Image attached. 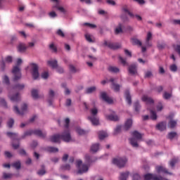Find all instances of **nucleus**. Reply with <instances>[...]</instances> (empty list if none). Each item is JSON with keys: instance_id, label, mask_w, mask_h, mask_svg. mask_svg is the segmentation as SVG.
<instances>
[{"instance_id": "10", "label": "nucleus", "mask_w": 180, "mask_h": 180, "mask_svg": "<svg viewBox=\"0 0 180 180\" xmlns=\"http://www.w3.org/2000/svg\"><path fill=\"white\" fill-rule=\"evenodd\" d=\"M101 98L103 99L105 102H107V103H113V100L112 98L108 96V94H106L105 92L101 93Z\"/></svg>"}, {"instance_id": "5", "label": "nucleus", "mask_w": 180, "mask_h": 180, "mask_svg": "<svg viewBox=\"0 0 180 180\" xmlns=\"http://www.w3.org/2000/svg\"><path fill=\"white\" fill-rule=\"evenodd\" d=\"M14 112L17 115H20V116H23V115H25V113L27 112V104H22L20 110H19V108H18V106H14Z\"/></svg>"}, {"instance_id": "4", "label": "nucleus", "mask_w": 180, "mask_h": 180, "mask_svg": "<svg viewBox=\"0 0 180 180\" xmlns=\"http://www.w3.org/2000/svg\"><path fill=\"white\" fill-rule=\"evenodd\" d=\"M13 74V81H19L22 78V72H20V68L19 66H14L12 70Z\"/></svg>"}, {"instance_id": "57", "label": "nucleus", "mask_w": 180, "mask_h": 180, "mask_svg": "<svg viewBox=\"0 0 180 180\" xmlns=\"http://www.w3.org/2000/svg\"><path fill=\"white\" fill-rule=\"evenodd\" d=\"M91 113L93 116H96L98 115V108H94L91 110Z\"/></svg>"}, {"instance_id": "19", "label": "nucleus", "mask_w": 180, "mask_h": 180, "mask_svg": "<svg viewBox=\"0 0 180 180\" xmlns=\"http://www.w3.org/2000/svg\"><path fill=\"white\" fill-rule=\"evenodd\" d=\"M89 120L94 124V126H98L99 124V119L95 116H91L88 117Z\"/></svg>"}, {"instance_id": "3", "label": "nucleus", "mask_w": 180, "mask_h": 180, "mask_svg": "<svg viewBox=\"0 0 180 180\" xmlns=\"http://www.w3.org/2000/svg\"><path fill=\"white\" fill-rule=\"evenodd\" d=\"M126 162H127V158L124 157L114 158L112 160V164H115V165H117L119 168H123L126 165Z\"/></svg>"}, {"instance_id": "8", "label": "nucleus", "mask_w": 180, "mask_h": 180, "mask_svg": "<svg viewBox=\"0 0 180 180\" xmlns=\"http://www.w3.org/2000/svg\"><path fill=\"white\" fill-rule=\"evenodd\" d=\"M61 139L65 143H70L71 141V134H70V131H65L60 135Z\"/></svg>"}, {"instance_id": "16", "label": "nucleus", "mask_w": 180, "mask_h": 180, "mask_svg": "<svg viewBox=\"0 0 180 180\" xmlns=\"http://www.w3.org/2000/svg\"><path fill=\"white\" fill-rule=\"evenodd\" d=\"M106 119L108 120H111L112 122H117L119 120V117L113 112V114L106 115L105 116Z\"/></svg>"}, {"instance_id": "31", "label": "nucleus", "mask_w": 180, "mask_h": 180, "mask_svg": "<svg viewBox=\"0 0 180 180\" xmlns=\"http://www.w3.org/2000/svg\"><path fill=\"white\" fill-rule=\"evenodd\" d=\"M108 71H110V72H115V73H117L119 72V71H120V70H119L118 68L115 67V66H110L108 68Z\"/></svg>"}, {"instance_id": "49", "label": "nucleus", "mask_w": 180, "mask_h": 180, "mask_svg": "<svg viewBox=\"0 0 180 180\" xmlns=\"http://www.w3.org/2000/svg\"><path fill=\"white\" fill-rule=\"evenodd\" d=\"M0 105L4 106V108H8V105L6 104V101L4 98H0Z\"/></svg>"}, {"instance_id": "55", "label": "nucleus", "mask_w": 180, "mask_h": 180, "mask_svg": "<svg viewBox=\"0 0 180 180\" xmlns=\"http://www.w3.org/2000/svg\"><path fill=\"white\" fill-rule=\"evenodd\" d=\"M12 176H13L12 174H8V173H6V172H4V173L3 174V178H4V179H8V178H11Z\"/></svg>"}, {"instance_id": "26", "label": "nucleus", "mask_w": 180, "mask_h": 180, "mask_svg": "<svg viewBox=\"0 0 180 180\" xmlns=\"http://www.w3.org/2000/svg\"><path fill=\"white\" fill-rule=\"evenodd\" d=\"M99 150V143H94L91 147V151L92 153H96Z\"/></svg>"}, {"instance_id": "1", "label": "nucleus", "mask_w": 180, "mask_h": 180, "mask_svg": "<svg viewBox=\"0 0 180 180\" xmlns=\"http://www.w3.org/2000/svg\"><path fill=\"white\" fill-rule=\"evenodd\" d=\"M85 164L82 165V160H79L77 161V167L78 168L77 174H84L85 172H88V169H89V166L92 162H94V160H92V158L89 156V155H85Z\"/></svg>"}, {"instance_id": "36", "label": "nucleus", "mask_w": 180, "mask_h": 180, "mask_svg": "<svg viewBox=\"0 0 180 180\" xmlns=\"http://www.w3.org/2000/svg\"><path fill=\"white\" fill-rule=\"evenodd\" d=\"M177 136L176 132L175 131H172L170 133L168 134L167 138L169 140H174V139H175V136Z\"/></svg>"}, {"instance_id": "12", "label": "nucleus", "mask_w": 180, "mask_h": 180, "mask_svg": "<svg viewBox=\"0 0 180 180\" xmlns=\"http://www.w3.org/2000/svg\"><path fill=\"white\" fill-rule=\"evenodd\" d=\"M50 140L52 143H60L61 139V135L60 134H55L51 136Z\"/></svg>"}, {"instance_id": "11", "label": "nucleus", "mask_w": 180, "mask_h": 180, "mask_svg": "<svg viewBox=\"0 0 180 180\" xmlns=\"http://www.w3.org/2000/svg\"><path fill=\"white\" fill-rule=\"evenodd\" d=\"M156 129L160 131H164L167 129V122H162L156 125Z\"/></svg>"}, {"instance_id": "43", "label": "nucleus", "mask_w": 180, "mask_h": 180, "mask_svg": "<svg viewBox=\"0 0 180 180\" xmlns=\"http://www.w3.org/2000/svg\"><path fill=\"white\" fill-rule=\"evenodd\" d=\"M132 44L136 46H141L142 45L141 41H140V40H139L137 39H133Z\"/></svg>"}, {"instance_id": "37", "label": "nucleus", "mask_w": 180, "mask_h": 180, "mask_svg": "<svg viewBox=\"0 0 180 180\" xmlns=\"http://www.w3.org/2000/svg\"><path fill=\"white\" fill-rule=\"evenodd\" d=\"M46 150L49 153H58V148L54 147H48L46 148Z\"/></svg>"}, {"instance_id": "34", "label": "nucleus", "mask_w": 180, "mask_h": 180, "mask_svg": "<svg viewBox=\"0 0 180 180\" xmlns=\"http://www.w3.org/2000/svg\"><path fill=\"white\" fill-rule=\"evenodd\" d=\"M32 96L34 99L39 98V91L37 89H32Z\"/></svg>"}, {"instance_id": "32", "label": "nucleus", "mask_w": 180, "mask_h": 180, "mask_svg": "<svg viewBox=\"0 0 180 180\" xmlns=\"http://www.w3.org/2000/svg\"><path fill=\"white\" fill-rule=\"evenodd\" d=\"M129 172H127L125 173H121L120 180H127L129 177Z\"/></svg>"}, {"instance_id": "22", "label": "nucleus", "mask_w": 180, "mask_h": 180, "mask_svg": "<svg viewBox=\"0 0 180 180\" xmlns=\"http://www.w3.org/2000/svg\"><path fill=\"white\" fill-rule=\"evenodd\" d=\"M53 98H54V91L53 90H49V99H48V103L49 104L50 106H51V105H53Z\"/></svg>"}, {"instance_id": "38", "label": "nucleus", "mask_w": 180, "mask_h": 180, "mask_svg": "<svg viewBox=\"0 0 180 180\" xmlns=\"http://www.w3.org/2000/svg\"><path fill=\"white\" fill-rule=\"evenodd\" d=\"M150 119H152V120H157V112H155V111L150 110Z\"/></svg>"}, {"instance_id": "61", "label": "nucleus", "mask_w": 180, "mask_h": 180, "mask_svg": "<svg viewBox=\"0 0 180 180\" xmlns=\"http://www.w3.org/2000/svg\"><path fill=\"white\" fill-rule=\"evenodd\" d=\"M0 67H1V71H5V67H6L5 60H1V63H0Z\"/></svg>"}, {"instance_id": "14", "label": "nucleus", "mask_w": 180, "mask_h": 180, "mask_svg": "<svg viewBox=\"0 0 180 180\" xmlns=\"http://www.w3.org/2000/svg\"><path fill=\"white\" fill-rule=\"evenodd\" d=\"M133 124V120L131 119H128L125 124H124V126L123 127L124 130L125 131H127V130H129V129H130V127H131Z\"/></svg>"}, {"instance_id": "58", "label": "nucleus", "mask_w": 180, "mask_h": 180, "mask_svg": "<svg viewBox=\"0 0 180 180\" xmlns=\"http://www.w3.org/2000/svg\"><path fill=\"white\" fill-rule=\"evenodd\" d=\"M84 26H89V27H91V29H95L96 27V25L94 24H91L89 22H85L84 24Z\"/></svg>"}, {"instance_id": "62", "label": "nucleus", "mask_w": 180, "mask_h": 180, "mask_svg": "<svg viewBox=\"0 0 180 180\" xmlns=\"http://www.w3.org/2000/svg\"><path fill=\"white\" fill-rule=\"evenodd\" d=\"M150 39H153V34L150 32H148L147 37H146V41L148 43V41H150Z\"/></svg>"}, {"instance_id": "29", "label": "nucleus", "mask_w": 180, "mask_h": 180, "mask_svg": "<svg viewBox=\"0 0 180 180\" xmlns=\"http://www.w3.org/2000/svg\"><path fill=\"white\" fill-rule=\"evenodd\" d=\"M134 108L135 112H136V113L140 112V108H141V105H140V103H139V101H136L134 103Z\"/></svg>"}, {"instance_id": "18", "label": "nucleus", "mask_w": 180, "mask_h": 180, "mask_svg": "<svg viewBox=\"0 0 180 180\" xmlns=\"http://www.w3.org/2000/svg\"><path fill=\"white\" fill-rule=\"evenodd\" d=\"M141 99L143 102H146V103H148L149 105L154 103V100H153V98L148 97V96H143Z\"/></svg>"}, {"instance_id": "64", "label": "nucleus", "mask_w": 180, "mask_h": 180, "mask_svg": "<svg viewBox=\"0 0 180 180\" xmlns=\"http://www.w3.org/2000/svg\"><path fill=\"white\" fill-rule=\"evenodd\" d=\"M5 61H6V63H12V61H13V58H12V56H7V57H6V58H5Z\"/></svg>"}, {"instance_id": "7", "label": "nucleus", "mask_w": 180, "mask_h": 180, "mask_svg": "<svg viewBox=\"0 0 180 180\" xmlns=\"http://www.w3.org/2000/svg\"><path fill=\"white\" fill-rule=\"evenodd\" d=\"M32 67V77L33 79H37V78H39V66L37 65V64L36 63H32L31 64Z\"/></svg>"}, {"instance_id": "20", "label": "nucleus", "mask_w": 180, "mask_h": 180, "mask_svg": "<svg viewBox=\"0 0 180 180\" xmlns=\"http://www.w3.org/2000/svg\"><path fill=\"white\" fill-rule=\"evenodd\" d=\"M124 95L128 105H131V96L130 95V91L127 89L125 91Z\"/></svg>"}, {"instance_id": "48", "label": "nucleus", "mask_w": 180, "mask_h": 180, "mask_svg": "<svg viewBox=\"0 0 180 180\" xmlns=\"http://www.w3.org/2000/svg\"><path fill=\"white\" fill-rule=\"evenodd\" d=\"M20 162H15L13 164V167H14V168H15L16 169H20Z\"/></svg>"}, {"instance_id": "17", "label": "nucleus", "mask_w": 180, "mask_h": 180, "mask_svg": "<svg viewBox=\"0 0 180 180\" xmlns=\"http://www.w3.org/2000/svg\"><path fill=\"white\" fill-rule=\"evenodd\" d=\"M110 82H112V89H114L115 92H119V91H120V85L115 84V79L111 78Z\"/></svg>"}, {"instance_id": "6", "label": "nucleus", "mask_w": 180, "mask_h": 180, "mask_svg": "<svg viewBox=\"0 0 180 180\" xmlns=\"http://www.w3.org/2000/svg\"><path fill=\"white\" fill-rule=\"evenodd\" d=\"M104 45L111 49V50H117L122 47V45L119 43L108 42L106 41H105Z\"/></svg>"}, {"instance_id": "56", "label": "nucleus", "mask_w": 180, "mask_h": 180, "mask_svg": "<svg viewBox=\"0 0 180 180\" xmlns=\"http://www.w3.org/2000/svg\"><path fill=\"white\" fill-rule=\"evenodd\" d=\"M132 180H141V177L139 174H134L132 176Z\"/></svg>"}, {"instance_id": "2", "label": "nucleus", "mask_w": 180, "mask_h": 180, "mask_svg": "<svg viewBox=\"0 0 180 180\" xmlns=\"http://www.w3.org/2000/svg\"><path fill=\"white\" fill-rule=\"evenodd\" d=\"M32 134H34L35 136H38L39 137H41V139H44L47 134L46 132L41 131L40 129H35V130H30L27 131L24 134V136L26 137V136H32Z\"/></svg>"}, {"instance_id": "28", "label": "nucleus", "mask_w": 180, "mask_h": 180, "mask_svg": "<svg viewBox=\"0 0 180 180\" xmlns=\"http://www.w3.org/2000/svg\"><path fill=\"white\" fill-rule=\"evenodd\" d=\"M131 135L133 136V137H135L137 140H141L142 136L141 134H140L139 131H134L131 133Z\"/></svg>"}, {"instance_id": "13", "label": "nucleus", "mask_w": 180, "mask_h": 180, "mask_svg": "<svg viewBox=\"0 0 180 180\" xmlns=\"http://www.w3.org/2000/svg\"><path fill=\"white\" fill-rule=\"evenodd\" d=\"M129 72L131 75H136V74H137V65H131L129 67Z\"/></svg>"}, {"instance_id": "63", "label": "nucleus", "mask_w": 180, "mask_h": 180, "mask_svg": "<svg viewBox=\"0 0 180 180\" xmlns=\"http://www.w3.org/2000/svg\"><path fill=\"white\" fill-rule=\"evenodd\" d=\"M178 70V68L176 66V65H172L170 66V70L172 71L173 72H176Z\"/></svg>"}, {"instance_id": "53", "label": "nucleus", "mask_w": 180, "mask_h": 180, "mask_svg": "<svg viewBox=\"0 0 180 180\" xmlns=\"http://www.w3.org/2000/svg\"><path fill=\"white\" fill-rule=\"evenodd\" d=\"M56 34H58V36H60V37H65V34H64L63 30H61L60 29L58 30Z\"/></svg>"}, {"instance_id": "9", "label": "nucleus", "mask_w": 180, "mask_h": 180, "mask_svg": "<svg viewBox=\"0 0 180 180\" xmlns=\"http://www.w3.org/2000/svg\"><path fill=\"white\" fill-rule=\"evenodd\" d=\"M162 180V177H158L155 174H146L144 175V180Z\"/></svg>"}, {"instance_id": "39", "label": "nucleus", "mask_w": 180, "mask_h": 180, "mask_svg": "<svg viewBox=\"0 0 180 180\" xmlns=\"http://www.w3.org/2000/svg\"><path fill=\"white\" fill-rule=\"evenodd\" d=\"M96 91V87L91 86V87H89L86 89V94H92L93 92H95Z\"/></svg>"}, {"instance_id": "25", "label": "nucleus", "mask_w": 180, "mask_h": 180, "mask_svg": "<svg viewBox=\"0 0 180 180\" xmlns=\"http://www.w3.org/2000/svg\"><path fill=\"white\" fill-rule=\"evenodd\" d=\"M47 63L50 65V67H52V68H57L58 67V62L56 60H49Z\"/></svg>"}, {"instance_id": "46", "label": "nucleus", "mask_w": 180, "mask_h": 180, "mask_svg": "<svg viewBox=\"0 0 180 180\" xmlns=\"http://www.w3.org/2000/svg\"><path fill=\"white\" fill-rule=\"evenodd\" d=\"M76 131L77 133H78V134H79L80 136H82V134H85V130L79 128V127H77L76 129Z\"/></svg>"}, {"instance_id": "40", "label": "nucleus", "mask_w": 180, "mask_h": 180, "mask_svg": "<svg viewBox=\"0 0 180 180\" xmlns=\"http://www.w3.org/2000/svg\"><path fill=\"white\" fill-rule=\"evenodd\" d=\"M14 89H18V91H22V89H25V84H18L14 86Z\"/></svg>"}, {"instance_id": "41", "label": "nucleus", "mask_w": 180, "mask_h": 180, "mask_svg": "<svg viewBox=\"0 0 180 180\" xmlns=\"http://www.w3.org/2000/svg\"><path fill=\"white\" fill-rule=\"evenodd\" d=\"M14 124H15V120H13V119H10L7 122V126L8 127H9V129H12V127H13Z\"/></svg>"}, {"instance_id": "50", "label": "nucleus", "mask_w": 180, "mask_h": 180, "mask_svg": "<svg viewBox=\"0 0 180 180\" xmlns=\"http://www.w3.org/2000/svg\"><path fill=\"white\" fill-rule=\"evenodd\" d=\"M119 60H120V63H122V64L123 65H129V64L126 61V59L123 58L122 56L119 57Z\"/></svg>"}, {"instance_id": "23", "label": "nucleus", "mask_w": 180, "mask_h": 180, "mask_svg": "<svg viewBox=\"0 0 180 180\" xmlns=\"http://www.w3.org/2000/svg\"><path fill=\"white\" fill-rule=\"evenodd\" d=\"M98 134L100 140H103V139H106V137H108V133L105 131H100Z\"/></svg>"}, {"instance_id": "44", "label": "nucleus", "mask_w": 180, "mask_h": 180, "mask_svg": "<svg viewBox=\"0 0 180 180\" xmlns=\"http://www.w3.org/2000/svg\"><path fill=\"white\" fill-rule=\"evenodd\" d=\"M178 162V159L176 158H174L172 159L170 162H169V165L170 167H172V168H174V167H175V164Z\"/></svg>"}, {"instance_id": "24", "label": "nucleus", "mask_w": 180, "mask_h": 180, "mask_svg": "<svg viewBox=\"0 0 180 180\" xmlns=\"http://www.w3.org/2000/svg\"><path fill=\"white\" fill-rule=\"evenodd\" d=\"M9 98L12 102H19V101H20V96H19V93H17L13 96H9Z\"/></svg>"}, {"instance_id": "54", "label": "nucleus", "mask_w": 180, "mask_h": 180, "mask_svg": "<svg viewBox=\"0 0 180 180\" xmlns=\"http://www.w3.org/2000/svg\"><path fill=\"white\" fill-rule=\"evenodd\" d=\"M162 109H164V107L162 106V103L159 102L158 105H157V110L158 112H161V110H162Z\"/></svg>"}, {"instance_id": "27", "label": "nucleus", "mask_w": 180, "mask_h": 180, "mask_svg": "<svg viewBox=\"0 0 180 180\" xmlns=\"http://www.w3.org/2000/svg\"><path fill=\"white\" fill-rule=\"evenodd\" d=\"M6 134L8 137H10V139H12L13 140H16L18 139V134L16 133L7 132Z\"/></svg>"}, {"instance_id": "42", "label": "nucleus", "mask_w": 180, "mask_h": 180, "mask_svg": "<svg viewBox=\"0 0 180 180\" xmlns=\"http://www.w3.org/2000/svg\"><path fill=\"white\" fill-rule=\"evenodd\" d=\"M175 126H176V121L170 120L169 122V127H170V129H174V127H175Z\"/></svg>"}, {"instance_id": "45", "label": "nucleus", "mask_w": 180, "mask_h": 180, "mask_svg": "<svg viewBox=\"0 0 180 180\" xmlns=\"http://www.w3.org/2000/svg\"><path fill=\"white\" fill-rule=\"evenodd\" d=\"M172 96V94L171 93H168L165 91L163 94L164 99H169Z\"/></svg>"}, {"instance_id": "35", "label": "nucleus", "mask_w": 180, "mask_h": 180, "mask_svg": "<svg viewBox=\"0 0 180 180\" xmlns=\"http://www.w3.org/2000/svg\"><path fill=\"white\" fill-rule=\"evenodd\" d=\"M122 11H124L125 12V13H128V15L130 16V18H134V14H133L131 12H130L129 11V9H127V6H124L122 8Z\"/></svg>"}, {"instance_id": "51", "label": "nucleus", "mask_w": 180, "mask_h": 180, "mask_svg": "<svg viewBox=\"0 0 180 180\" xmlns=\"http://www.w3.org/2000/svg\"><path fill=\"white\" fill-rule=\"evenodd\" d=\"M85 37H86V40L89 41V43H94V40L92 39L89 34H86L85 35Z\"/></svg>"}, {"instance_id": "59", "label": "nucleus", "mask_w": 180, "mask_h": 180, "mask_svg": "<svg viewBox=\"0 0 180 180\" xmlns=\"http://www.w3.org/2000/svg\"><path fill=\"white\" fill-rule=\"evenodd\" d=\"M3 82H4V84H6V85H9V77L5 75L3 77Z\"/></svg>"}, {"instance_id": "52", "label": "nucleus", "mask_w": 180, "mask_h": 180, "mask_svg": "<svg viewBox=\"0 0 180 180\" xmlns=\"http://www.w3.org/2000/svg\"><path fill=\"white\" fill-rule=\"evenodd\" d=\"M61 169L65 171H70V169H71V166H70V165H63L61 166Z\"/></svg>"}, {"instance_id": "30", "label": "nucleus", "mask_w": 180, "mask_h": 180, "mask_svg": "<svg viewBox=\"0 0 180 180\" xmlns=\"http://www.w3.org/2000/svg\"><path fill=\"white\" fill-rule=\"evenodd\" d=\"M129 143L132 147H139V143H137V140L134 138L129 139Z\"/></svg>"}, {"instance_id": "60", "label": "nucleus", "mask_w": 180, "mask_h": 180, "mask_svg": "<svg viewBox=\"0 0 180 180\" xmlns=\"http://www.w3.org/2000/svg\"><path fill=\"white\" fill-rule=\"evenodd\" d=\"M122 130V126L118 125L117 126V127L115 129V134H117V133H120Z\"/></svg>"}, {"instance_id": "47", "label": "nucleus", "mask_w": 180, "mask_h": 180, "mask_svg": "<svg viewBox=\"0 0 180 180\" xmlns=\"http://www.w3.org/2000/svg\"><path fill=\"white\" fill-rule=\"evenodd\" d=\"M41 169L37 172L38 175H44L46 174V170L44 169V165L41 166Z\"/></svg>"}, {"instance_id": "21", "label": "nucleus", "mask_w": 180, "mask_h": 180, "mask_svg": "<svg viewBox=\"0 0 180 180\" xmlns=\"http://www.w3.org/2000/svg\"><path fill=\"white\" fill-rule=\"evenodd\" d=\"M156 171L159 173L163 172V174H169V175H172V174L168 172V169H167L165 167L162 166L156 167Z\"/></svg>"}, {"instance_id": "33", "label": "nucleus", "mask_w": 180, "mask_h": 180, "mask_svg": "<svg viewBox=\"0 0 180 180\" xmlns=\"http://www.w3.org/2000/svg\"><path fill=\"white\" fill-rule=\"evenodd\" d=\"M115 34H119L120 33H123V30L122 29V24H119L118 27L115 28Z\"/></svg>"}, {"instance_id": "15", "label": "nucleus", "mask_w": 180, "mask_h": 180, "mask_svg": "<svg viewBox=\"0 0 180 180\" xmlns=\"http://www.w3.org/2000/svg\"><path fill=\"white\" fill-rule=\"evenodd\" d=\"M18 49V51H19V53H25V51H26L27 46H26V44H23V43H20L18 44V46H17Z\"/></svg>"}]
</instances>
